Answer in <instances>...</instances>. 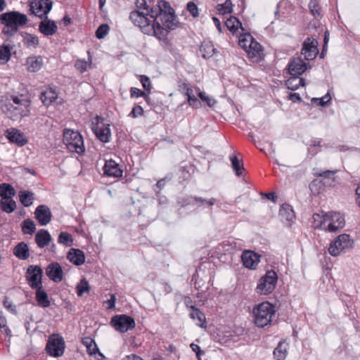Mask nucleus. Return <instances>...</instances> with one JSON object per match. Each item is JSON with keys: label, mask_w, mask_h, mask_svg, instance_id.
Returning a JSON list of instances; mask_svg holds the SVG:
<instances>
[{"label": "nucleus", "mask_w": 360, "mask_h": 360, "mask_svg": "<svg viewBox=\"0 0 360 360\" xmlns=\"http://www.w3.org/2000/svg\"><path fill=\"white\" fill-rule=\"evenodd\" d=\"M143 114V109L141 105H135L131 112L129 113V116L136 118L139 116H141Z\"/></svg>", "instance_id": "obj_55"}, {"label": "nucleus", "mask_w": 360, "mask_h": 360, "mask_svg": "<svg viewBox=\"0 0 360 360\" xmlns=\"http://www.w3.org/2000/svg\"><path fill=\"white\" fill-rule=\"evenodd\" d=\"M308 6L311 13L315 18L322 17V14L321 13V6L319 0H310Z\"/></svg>", "instance_id": "obj_43"}, {"label": "nucleus", "mask_w": 360, "mask_h": 360, "mask_svg": "<svg viewBox=\"0 0 360 360\" xmlns=\"http://www.w3.org/2000/svg\"><path fill=\"white\" fill-rule=\"evenodd\" d=\"M52 238L49 232L46 229H40L35 235V242L40 248H44L51 241Z\"/></svg>", "instance_id": "obj_25"}, {"label": "nucleus", "mask_w": 360, "mask_h": 360, "mask_svg": "<svg viewBox=\"0 0 360 360\" xmlns=\"http://www.w3.org/2000/svg\"><path fill=\"white\" fill-rule=\"evenodd\" d=\"M288 98L293 103L301 102L302 101L300 94L297 93H290L288 96Z\"/></svg>", "instance_id": "obj_63"}, {"label": "nucleus", "mask_w": 360, "mask_h": 360, "mask_svg": "<svg viewBox=\"0 0 360 360\" xmlns=\"http://www.w3.org/2000/svg\"><path fill=\"white\" fill-rule=\"evenodd\" d=\"M36 289V300L38 305L43 308H46L50 306V301L49 300L46 292L43 289L42 286L38 287Z\"/></svg>", "instance_id": "obj_29"}, {"label": "nucleus", "mask_w": 360, "mask_h": 360, "mask_svg": "<svg viewBox=\"0 0 360 360\" xmlns=\"http://www.w3.org/2000/svg\"><path fill=\"white\" fill-rule=\"evenodd\" d=\"M129 18L136 26L140 27L142 32L148 35H155V25L151 24V21L145 13L139 11H131Z\"/></svg>", "instance_id": "obj_7"}, {"label": "nucleus", "mask_w": 360, "mask_h": 360, "mask_svg": "<svg viewBox=\"0 0 360 360\" xmlns=\"http://www.w3.org/2000/svg\"><path fill=\"white\" fill-rule=\"evenodd\" d=\"M42 269L37 265H30L27 269L26 278L30 286L32 288H37L42 286Z\"/></svg>", "instance_id": "obj_13"}, {"label": "nucleus", "mask_w": 360, "mask_h": 360, "mask_svg": "<svg viewBox=\"0 0 360 360\" xmlns=\"http://www.w3.org/2000/svg\"><path fill=\"white\" fill-rule=\"evenodd\" d=\"M21 228L24 234L32 235L36 231V224L32 219H27L22 222Z\"/></svg>", "instance_id": "obj_42"}, {"label": "nucleus", "mask_w": 360, "mask_h": 360, "mask_svg": "<svg viewBox=\"0 0 360 360\" xmlns=\"http://www.w3.org/2000/svg\"><path fill=\"white\" fill-rule=\"evenodd\" d=\"M195 195L180 196L177 198L176 202L179 206L184 207L188 205H195Z\"/></svg>", "instance_id": "obj_44"}, {"label": "nucleus", "mask_w": 360, "mask_h": 360, "mask_svg": "<svg viewBox=\"0 0 360 360\" xmlns=\"http://www.w3.org/2000/svg\"><path fill=\"white\" fill-rule=\"evenodd\" d=\"M320 102L318 104L321 106H325L328 103H329L331 100V96L329 93H327L324 96L319 98Z\"/></svg>", "instance_id": "obj_60"}, {"label": "nucleus", "mask_w": 360, "mask_h": 360, "mask_svg": "<svg viewBox=\"0 0 360 360\" xmlns=\"http://www.w3.org/2000/svg\"><path fill=\"white\" fill-rule=\"evenodd\" d=\"M52 6L51 0H32L30 4V10L36 16L44 18L51 10Z\"/></svg>", "instance_id": "obj_12"}, {"label": "nucleus", "mask_w": 360, "mask_h": 360, "mask_svg": "<svg viewBox=\"0 0 360 360\" xmlns=\"http://www.w3.org/2000/svg\"><path fill=\"white\" fill-rule=\"evenodd\" d=\"M16 207V202L13 198L8 200H0V208L3 212L7 214H10L14 212Z\"/></svg>", "instance_id": "obj_37"}, {"label": "nucleus", "mask_w": 360, "mask_h": 360, "mask_svg": "<svg viewBox=\"0 0 360 360\" xmlns=\"http://www.w3.org/2000/svg\"><path fill=\"white\" fill-rule=\"evenodd\" d=\"M275 311L274 306L269 302H264L256 305L253 309L255 325L259 328H264L269 324Z\"/></svg>", "instance_id": "obj_3"}, {"label": "nucleus", "mask_w": 360, "mask_h": 360, "mask_svg": "<svg viewBox=\"0 0 360 360\" xmlns=\"http://www.w3.org/2000/svg\"><path fill=\"white\" fill-rule=\"evenodd\" d=\"M157 8H159L158 4L150 8L149 7V9L147 10L148 12L146 14L147 16L150 15L151 18H153L152 24L155 25V36L160 40L165 41L167 40L169 30H167L162 24V22L160 21V12H159Z\"/></svg>", "instance_id": "obj_9"}, {"label": "nucleus", "mask_w": 360, "mask_h": 360, "mask_svg": "<svg viewBox=\"0 0 360 360\" xmlns=\"http://www.w3.org/2000/svg\"><path fill=\"white\" fill-rule=\"evenodd\" d=\"M5 135L11 143H15L18 146H23L28 142L24 133L15 128L8 129L5 131Z\"/></svg>", "instance_id": "obj_18"}, {"label": "nucleus", "mask_w": 360, "mask_h": 360, "mask_svg": "<svg viewBox=\"0 0 360 360\" xmlns=\"http://www.w3.org/2000/svg\"><path fill=\"white\" fill-rule=\"evenodd\" d=\"M233 4L231 0H226L224 4H218V11L220 13L227 14L231 13Z\"/></svg>", "instance_id": "obj_48"}, {"label": "nucleus", "mask_w": 360, "mask_h": 360, "mask_svg": "<svg viewBox=\"0 0 360 360\" xmlns=\"http://www.w3.org/2000/svg\"><path fill=\"white\" fill-rule=\"evenodd\" d=\"M75 66L81 72H84L87 69V63L85 60H77L75 62Z\"/></svg>", "instance_id": "obj_57"}, {"label": "nucleus", "mask_w": 360, "mask_h": 360, "mask_svg": "<svg viewBox=\"0 0 360 360\" xmlns=\"http://www.w3.org/2000/svg\"><path fill=\"white\" fill-rule=\"evenodd\" d=\"M44 18L45 19L39 22V32L44 36L53 35L58 29L56 23L53 20L49 19L47 16Z\"/></svg>", "instance_id": "obj_21"}, {"label": "nucleus", "mask_w": 360, "mask_h": 360, "mask_svg": "<svg viewBox=\"0 0 360 360\" xmlns=\"http://www.w3.org/2000/svg\"><path fill=\"white\" fill-rule=\"evenodd\" d=\"M11 49L9 45H0V64H6L11 57Z\"/></svg>", "instance_id": "obj_39"}, {"label": "nucleus", "mask_w": 360, "mask_h": 360, "mask_svg": "<svg viewBox=\"0 0 360 360\" xmlns=\"http://www.w3.org/2000/svg\"><path fill=\"white\" fill-rule=\"evenodd\" d=\"M301 53L307 60L316 58L319 53L317 40L307 37L302 44Z\"/></svg>", "instance_id": "obj_15"}, {"label": "nucleus", "mask_w": 360, "mask_h": 360, "mask_svg": "<svg viewBox=\"0 0 360 360\" xmlns=\"http://www.w3.org/2000/svg\"><path fill=\"white\" fill-rule=\"evenodd\" d=\"M58 98V95L55 90L49 89L43 91L40 95V99L45 105H49L54 102Z\"/></svg>", "instance_id": "obj_33"}, {"label": "nucleus", "mask_w": 360, "mask_h": 360, "mask_svg": "<svg viewBox=\"0 0 360 360\" xmlns=\"http://www.w3.org/2000/svg\"><path fill=\"white\" fill-rule=\"evenodd\" d=\"M198 96L200 100L205 102L209 107H212L216 103V101L212 97L207 96L204 91H200Z\"/></svg>", "instance_id": "obj_53"}, {"label": "nucleus", "mask_w": 360, "mask_h": 360, "mask_svg": "<svg viewBox=\"0 0 360 360\" xmlns=\"http://www.w3.org/2000/svg\"><path fill=\"white\" fill-rule=\"evenodd\" d=\"M89 285L85 279H82L77 286V294L79 297L82 296L84 292H89Z\"/></svg>", "instance_id": "obj_51"}, {"label": "nucleus", "mask_w": 360, "mask_h": 360, "mask_svg": "<svg viewBox=\"0 0 360 360\" xmlns=\"http://www.w3.org/2000/svg\"><path fill=\"white\" fill-rule=\"evenodd\" d=\"M181 88L184 90V94L187 96V101L195 97L193 90L190 88L188 84L184 83L181 86Z\"/></svg>", "instance_id": "obj_56"}, {"label": "nucleus", "mask_w": 360, "mask_h": 360, "mask_svg": "<svg viewBox=\"0 0 360 360\" xmlns=\"http://www.w3.org/2000/svg\"><path fill=\"white\" fill-rule=\"evenodd\" d=\"M139 81L146 92L149 94L151 91V82L150 78L146 75H139Z\"/></svg>", "instance_id": "obj_49"}, {"label": "nucleus", "mask_w": 360, "mask_h": 360, "mask_svg": "<svg viewBox=\"0 0 360 360\" xmlns=\"http://www.w3.org/2000/svg\"><path fill=\"white\" fill-rule=\"evenodd\" d=\"M190 347L192 349V351H193L195 353L198 359L201 360L200 356L205 354L204 351H202L200 349V347L195 343H191L190 345Z\"/></svg>", "instance_id": "obj_58"}, {"label": "nucleus", "mask_w": 360, "mask_h": 360, "mask_svg": "<svg viewBox=\"0 0 360 360\" xmlns=\"http://www.w3.org/2000/svg\"><path fill=\"white\" fill-rule=\"evenodd\" d=\"M188 103L190 106H191L194 108H199L202 105L201 101L195 96L189 99V101H188Z\"/></svg>", "instance_id": "obj_59"}, {"label": "nucleus", "mask_w": 360, "mask_h": 360, "mask_svg": "<svg viewBox=\"0 0 360 360\" xmlns=\"http://www.w3.org/2000/svg\"><path fill=\"white\" fill-rule=\"evenodd\" d=\"M288 72L291 76L299 77L302 75L308 68L309 63H305L300 57L293 58L288 64Z\"/></svg>", "instance_id": "obj_16"}, {"label": "nucleus", "mask_w": 360, "mask_h": 360, "mask_svg": "<svg viewBox=\"0 0 360 360\" xmlns=\"http://www.w3.org/2000/svg\"><path fill=\"white\" fill-rule=\"evenodd\" d=\"M86 350L89 355H91V356L94 355L95 358L97 359L98 360H100V359H102L103 358H104L103 354L100 352L96 342L93 343L91 347H87Z\"/></svg>", "instance_id": "obj_50"}, {"label": "nucleus", "mask_w": 360, "mask_h": 360, "mask_svg": "<svg viewBox=\"0 0 360 360\" xmlns=\"http://www.w3.org/2000/svg\"><path fill=\"white\" fill-rule=\"evenodd\" d=\"M158 4L159 8L157 9L160 12L162 24L169 30V32L176 29L179 22L177 20L174 10L171 7L169 3L165 0H160Z\"/></svg>", "instance_id": "obj_4"}, {"label": "nucleus", "mask_w": 360, "mask_h": 360, "mask_svg": "<svg viewBox=\"0 0 360 360\" xmlns=\"http://www.w3.org/2000/svg\"><path fill=\"white\" fill-rule=\"evenodd\" d=\"M165 179H162L157 182V184L154 186L153 190L157 193L160 192V191L165 186Z\"/></svg>", "instance_id": "obj_62"}, {"label": "nucleus", "mask_w": 360, "mask_h": 360, "mask_svg": "<svg viewBox=\"0 0 360 360\" xmlns=\"http://www.w3.org/2000/svg\"><path fill=\"white\" fill-rule=\"evenodd\" d=\"M110 325L118 332L125 333L133 329L135 326L134 319L127 314H119L112 317Z\"/></svg>", "instance_id": "obj_11"}, {"label": "nucleus", "mask_w": 360, "mask_h": 360, "mask_svg": "<svg viewBox=\"0 0 360 360\" xmlns=\"http://www.w3.org/2000/svg\"><path fill=\"white\" fill-rule=\"evenodd\" d=\"M46 350L50 356L54 357L62 356L65 350L64 339L59 335L55 338H50L46 344Z\"/></svg>", "instance_id": "obj_14"}, {"label": "nucleus", "mask_w": 360, "mask_h": 360, "mask_svg": "<svg viewBox=\"0 0 360 360\" xmlns=\"http://www.w3.org/2000/svg\"><path fill=\"white\" fill-rule=\"evenodd\" d=\"M202 57L205 59L211 58L217 51L210 41H203L200 46Z\"/></svg>", "instance_id": "obj_31"}, {"label": "nucleus", "mask_w": 360, "mask_h": 360, "mask_svg": "<svg viewBox=\"0 0 360 360\" xmlns=\"http://www.w3.org/2000/svg\"><path fill=\"white\" fill-rule=\"evenodd\" d=\"M225 25L228 30H229L233 33H235L239 27L242 30H244L241 22L238 20V18L235 16H230L229 18H227L225 22Z\"/></svg>", "instance_id": "obj_36"}, {"label": "nucleus", "mask_w": 360, "mask_h": 360, "mask_svg": "<svg viewBox=\"0 0 360 360\" xmlns=\"http://www.w3.org/2000/svg\"><path fill=\"white\" fill-rule=\"evenodd\" d=\"M34 216L41 226H46L51 220L52 213L47 205H40L36 208Z\"/></svg>", "instance_id": "obj_17"}, {"label": "nucleus", "mask_w": 360, "mask_h": 360, "mask_svg": "<svg viewBox=\"0 0 360 360\" xmlns=\"http://www.w3.org/2000/svg\"><path fill=\"white\" fill-rule=\"evenodd\" d=\"M260 255L252 250H245L241 255L243 265L248 269H254L259 262Z\"/></svg>", "instance_id": "obj_19"}, {"label": "nucleus", "mask_w": 360, "mask_h": 360, "mask_svg": "<svg viewBox=\"0 0 360 360\" xmlns=\"http://www.w3.org/2000/svg\"><path fill=\"white\" fill-rule=\"evenodd\" d=\"M58 243L70 247L73 243L72 235L67 232H61L58 236Z\"/></svg>", "instance_id": "obj_46"}, {"label": "nucleus", "mask_w": 360, "mask_h": 360, "mask_svg": "<svg viewBox=\"0 0 360 360\" xmlns=\"http://www.w3.org/2000/svg\"><path fill=\"white\" fill-rule=\"evenodd\" d=\"M136 6L139 9H149V6L147 4V2L146 0H136L135 2Z\"/></svg>", "instance_id": "obj_61"}, {"label": "nucleus", "mask_w": 360, "mask_h": 360, "mask_svg": "<svg viewBox=\"0 0 360 360\" xmlns=\"http://www.w3.org/2000/svg\"><path fill=\"white\" fill-rule=\"evenodd\" d=\"M28 21L25 14L13 11L0 15V22L4 25L2 33L7 37L14 36L19 27L27 24Z\"/></svg>", "instance_id": "obj_1"}, {"label": "nucleus", "mask_w": 360, "mask_h": 360, "mask_svg": "<svg viewBox=\"0 0 360 360\" xmlns=\"http://www.w3.org/2000/svg\"><path fill=\"white\" fill-rule=\"evenodd\" d=\"M104 174L108 176L120 177L122 176V169L113 160L106 161L103 167Z\"/></svg>", "instance_id": "obj_23"}, {"label": "nucleus", "mask_w": 360, "mask_h": 360, "mask_svg": "<svg viewBox=\"0 0 360 360\" xmlns=\"http://www.w3.org/2000/svg\"><path fill=\"white\" fill-rule=\"evenodd\" d=\"M307 146H313L314 148H321V139H311L309 143H307Z\"/></svg>", "instance_id": "obj_64"}, {"label": "nucleus", "mask_w": 360, "mask_h": 360, "mask_svg": "<svg viewBox=\"0 0 360 360\" xmlns=\"http://www.w3.org/2000/svg\"><path fill=\"white\" fill-rule=\"evenodd\" d=\"M186 8L193 17L195 18L198 16V8L195 3L192 1L188 2L187 4Z\"/></svg>", "instance_id": "obj_54"}, {"label": "nucleus", "mask_w": 360, "mask_h": 360, "mask_svg": "<svg viewBox=\"0 0 360 360\" xmlns=\"http://www.w3.org/2000/svg\"><path fill=\"white\" fill-rule=\"evenodd\" d=\"M16 195L14 187L8 183L0 184V197L1 200H8L13 198Z\"/></svg>", "instance_id": "obj_28"}, {"label": "nucleus", "mask_w": 360, "mask_h": 360, "mask_svg": "<svg viewBox=\"0 0 360 360\" xmlns=\"http://www.w3.org/2000/svg\"><path fill=\"white\" fill-rule=\"evenodd\" d=\"M285 84L287 86V88L288 89H290L292 91L297 90L300 86H305V79L304 78L296 77V76H292L289 79L286 80Z\"/></svg>", "instance_id": "obj_34"}, {"label": "nucleus", "mask_w": 360, "mask_h": 360, "mask_svg": "<svg viewBox=\"0 0 360 360\" xmlns=\"http://www.w3.org/2000/svg\"><path fill=\"white\" fill-rule=\"evenodd\" d=\"M130 96L131 98H134V97H143L144 99L146 100V102H149L150 101V97L148 96V94L146 92V91H141L139 89L136 88V87H131L130 89Z\"/></svg>", "instance_id": "obj_47"}, {"label": "nucleus", "mask_w": 360, "mask_h": 360, "mask_svg": "<svg viewBox=\"0 0 360 360\" xmlns=\"http://www.w3.org/2000/svg\"><path fill=\"white\" fill-rule=\"evenodd\" d=\"M287 355L286 345L280 342L274 350V356L277 360H284Z\"/></svg>", "instance_id": "obj_41"}, {"label": "nucleus", "mask_w": 360, "mask_h": 360, "mask_svg": "<svg viewBox=\"0 0 360 360\" xmlns=\"http://www.w3.org/2000/svg\"><path fill=\"white\" fill-rule=\"evenodd\" d=\"M67 258L76 266H80L85 262V255L79 249L71 248L67 255Z\"/></svg>", "instance_id": "obj_24"}, {"label": "nucleus", "mask_w": 360, "mask_h": 360, "mask_svg": "<svg viewBox=\"0 0 360 360\" xmlns=\"http://www.w3.org/2000/svg\"><path fill=\"white\" fill-rule=\"evenodd\" d=\"M21 35L23 37L24 44L27 47H36L39 44V38L37 36L27 32H21Z\"/></svg>", "instance_id": "obj_40"}, {"label": "nucleus", "mask_w": 360, "mask_h": 360, "mask_svg": "<svg viewBox=\"0 0 360 360\" xmlns=\"http://www.w3.org/2000/svg\"><path fill=\"white\" fill-rule=\"evenodd\" d=\"M46 274L51 280L56 283H59L63 280V269L58 262L49 264L46 269Z\"/></svg>", "instance_id": "obj_20"}, {"label": "nucleus", "mask_w": 360, "mask_h": 360, "mask_svg": "<svg viewBox=\"0 0 360 360\" xmlns=\"http://www.w3.org/2000/svg\"><path fill=\"white\" fill-rule=\"evenodd\" d=\"M13 255L21 260H25L30 257L29 248L25 242H20L13 249Z\"/></svg>", "instance_id": "obj_27"}, {"label": "nucleus", "mask_w": 360, "mask_h": 360, "mask_svg": "<svg viewBox=\"0 0 360 360\" xmlns=\"http://www.w3.org/2000/svg\"><path fill=\"white\" fill-rule=\"evenodd\" d=\"M231 162V167L238 176L243 174V171L245 169L242 160H239L236 155H232L229 157Z\"/></svg>", "instance_id": "obj_38"}, {"label": "nucleus", "mask_w": 360, "mask_h": 360, "mask_svg": "<svg viewBox=\"0 0 360 360\" xmlns=\"http://www.w3.org/2000/svg\"><path fill=\"white\" fill-rule=\"evenodd\" d=\"M353 244L354 241L350 239L349 235L341 234L330 243L328 252L332 256L337 257L341 252H345V250L351 248Z\"/></svg>", "instance_id": "obj_10"}, {"label": "nucleus", "mask_w": 360, "mask_h": 360, "mask_svg": "<svg viewBox=\"0 0 360 360\" xmlns=\"http://www.w3.org/2000/svg\"><path fill=\"white\" fill-rule=\"evenodd\" d=\"M279 215L283 221H286L288 223L292 222L295 219L293 209L288 204H284L281 206L279 211Z\"/></svg>", "instance_id": "obj_30"}, {"label": "nucleus", "mask_w": 360, "mask_h": 360, "mask_svg": "<svg viewBox=\"0 0 360 360\" xmlns=\"http://www.w3.org/2000/svg\"><path fill=\"white\" fill-rule=\"evenodd\" d=\"M27 69L32 72L39 71L43 65V60L41 56H32L26 60Z\"/></svg>", "instance_id": "obj_26"}, {"label": "nucleus", "mask_w": 360, "mask_h": 360, "mask_svg": "<svg viewBox=\"0 0 360 360\" xmlns=\"http://www.w3.org/2000/svg\"><path fill=\"white\" fill-rule=\"evenodd\" d=\"M109 26L108 24L101 25L96 31V37L99 39H103L109 32Z\"/></svg>", "instance_id": "obj_52"}, {"label": "nucleus", "mask_w": 360, "mask_h": 360, "mask_svg": "<svg viewBox=\"0 0 360 360\" xmlns=\"http://www.w3.org/2000/svg\"><path fill=\"white\" fill-rule=\"evenodd\" d=\"M314 226L316 227L321 226L323 224L328 222L327 230L330 232H336L344 227L345 221L343 216L339 212L324 213L322 215L314 214Z\"/></svg>", "instance_id": "obj_2"}, {"label": "nucleus", "mask_w": 360, "mask_h": 360, "mask_svg": "<svg viewBox=\"0 0 360 360\" xmlns=\"http://www.w3.org/2000/svg\"><path fill=\"white\" fill-rule=\"evenodd\" d=\"M278 276L274 270L267 271L258 282L257 289L260 294L269 295L276 288Z\"/></svg>", "instance_id": "obj_8"}, {"label": "nucleus", "mask_w": 360, "mask_h": 360, "mask_svg": "<svg viewBox=\"0 0 360 360\" xmlns=\"http://www.w3.org/2000/svg\"><path fill=\"white\" fill-rule=\"evenodd\" d=\"M191 308H192V312L190 314L191 318L193 319H197L200 323V326L201 327H202L203 322L205 321V316L204 314L202 313V311H200V309H198V308H196L194 306H192Z\"/></svg>", "instance_id": "obj_45"}, {"label": "nucleus", "mask_w": 360, "mask_h": 360, "mask_svg": "<svg viewBox=\"0 0 360 360\" xmlns=\"http://www.w3.org/2000/svg\"><path fill=\"white\" fill-rule=\"evenodd\" d=\"M93 131L98 140L103 143H108L110 141L111 132L109 124H98L93 128Z\"/></svg>", "instance_id": "obj_22"}, {"label": "nucleus", "mask_w": 360, "mask_h": 360, "mask_svg": "<svg viewBox=\"0 0 360 360\" xmlns=\"http://www.w3.org/2000/svg\"><path fill=\"white\" fill-rule=\"evenodd\" d=\"M19 200L24 207H30L34 200V194L29 191L23 190L18 193Z\"/></svg>", "instance_id": "obj_32"}, {"label": "nucleus", "mask_w": 360, "mask_h": 360, "mask_svg": "<svg viewBox=\"0 0 360 360\" xmlns=\"http://www.w3.org/2000/svg\"><path fill=\"white\" fill-rule=\"evenodd\" d=\"M335 171L325 170L322 172L315 171L314 176L321 177V179H314L309 184V188L314 192L319 193L325 187L332 186L334 184L335 178L333 177Z\"/></svg>", "instance_id": "obj_6"}, {"label": "nucleus", "mask_w": 360, "mask_h": 360, "mask_svg": "<svg viewBox=\"0 0 360 360\" xmlns=\"http://www.w3.org/2000/svg\"><path fill=\"white\" fill-rule=\"evenodd\" d=\"M195 205L202 208L212 207L218 202V200L214 198H205L200 196H195Z\"/></svg>", "instance_id": "obj_35"}, {"label": "nucleus", "mask_w": 360, "mask_h": 360, "mask_svg": "<svg viewBox=\"0 0 360 360\" xmlns=\"http://www.w3.org/2000/svg\"><path fill=\"white\" fill-rule=\"evenodd\" d=\"M63 141L72 152L83 154L85 151L83 138L78 131L66 129L63 134Z\"/></svg>", "instance_id": "obj_5"}]
</instances>
